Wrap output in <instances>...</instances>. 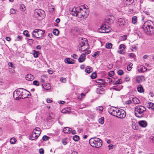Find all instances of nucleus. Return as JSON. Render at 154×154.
Here are the masks:
<instances>
[{
    "label": "nucleus",
    "mask_w": 154,
    "mask_h": 154,
    "mask_svg": "<svg viewBox=\"0 0 154 154\" xmlns=\"http://www.w3.org/2000/svg\"><path fill=\"white\" fill-rule=\"evenodd\" d=\"M70 14L80 18H86L88 14L87 10L85 8L82 9L79 7L73 8Z\"/></svg>",
    "instance_id": "1"
},
{
    "label": "nucleus",
    "mask_w": 154,
    "mask_h": 154,
    "mask_svg": "<svg viewBox=\"0 0 154 154\" xmlns=\"http://www.w3.org/2000/svg\"><path fill=\"white\" fill-rule=\"evenodd\" d=\"M142 29L147 35H152L154 34V24L151 21L149 20L145 22Z\"/></svg>",
    "instance_id": "2"
},
{
    "label": "nucleus",
    "mask_w": 154,
    "mask_h": 154,
    "mask_svg": "<svg viewBox=\"0 0 154 154\" xmlns=\"http://www.w3.org/2000/svg\"><path fill=\"white\" fill-rule=\"evenodd\" d=\"M146 110V108L143 106H136L135 107L134 115L137 117H143L144 115V112Z\"/></svg>",
    "instance_id": "3"
},
{
    "label": "nucleus",
    "mask_w": 154,
    "mask_h": 154,
    "mask_svg": "<svg viewBox=\"0 0 154 154\" xmlns=\"http://www.w3.org/2000/svg\"><path fill=\"white\" fill-rule=\"evenodd\" d=\"M90 145L94 147L99 148L102 145V141L98 138L93 137L91 138L89 140Z\"/></svg>",
    "instance_id": "4"
},
{
    "label": "nucleus",
    "mask_w": 154,
    "mask_h": 154,
    "mask_svg": "<svg viewBox=\"0 0 154 154\" xmlns=\"http://www.w3.org/2000/svg\"><path fill=\"white\" fill-rule=\"evenodd\" d=\"M44 30L40 29H35L32 32V35L33 37L38 38L41 39H43L42 36L45 33Z\"/></svg>",
    "instance_id": "5"
},
{
    "label": "nucleus",
    "mask_w": 154,
    "mask_h": 154,
    "mask_svg": "<svg viewBox=\"0 0 154 154\" xmlns=\"http://www.w3.org/2000/svg\"><path fill=\"white\" fill-rule=\"evenodd\" d=\"M41 133L40 128L36 127L32 131V135L30 137V139L32 140L37 139Z\"/></svg>",
    "instance_id": "6"
},
{
    "label": "nucleus",
    "mask_w": 154,
    "mask_h": 154,
    "mask_svg": "<svg viewBox=\"0 0 154 154\" xmlns=\"http://www.w3.org/2000/svg\"><path fill=\"white\" fill-rule=\"evenodd\" d=\"M21 88H19L15 91L13 93L14 98V99L19 100L21 99Z\"/></svg>",
    "instance_id": "7"
},
{
    "label": "nucleus",
    "mask_w": 154,
    "mask_h": 154,
    "mask_svg": "<svg viewBox=\"0 0 154 154\" xmlns=\"http://www.w3.org/2000/svg\"><path fill=\"white\" fill-rule=\"evenodd\" d=\"M35 14L37 18L40 17L43 18L45 16V12L42 10L40 9H36L34 11Z\"/></svg>",
    "instance_id": "8"
},
{
    "label": "nucleus",
    "mask_w": 154,
    "mask_h": 154,
    "mask_svg": "<svg viewBox=\"0 0 154 154\" xmlns=\"http://www.w3.org/2000/svg\"><path fill=\"white\" fill-rule=\"evenodd\" d=\"M119 109L116 107H112L108 109V112L111 115L116 116Z\"/></svg>",
    "instance_id": "9"
},
{
    "label": "nucleus",
    "mask_w": 154,
    "mask_h": 154,
    "mask_svg": "<svg viewBox=\"0 0 154 154\" xmlns=\"http://www.w3.org/2000/svg\"><path fill=\"white\" fill-rule=\"evenodd\" d=\"M110 30L106 26L105 24L102 25L99 29V32L101 33H107L110 32Z\"/></svg>",
    "instance_id": "10"
},
{
    "label": "nucleus",
    "mask_w": 154,
    "mask_h": 154,
    "mask_svg": "<svg viewBox=\"0 0 154 154\" xmlns=\"http://www.w3.org/2000/svg\"><path fill=\"white\" fill-rule=\"evenodd\" d=\"M118 114L116 117L120 119L124 118L126 116V113L124 110L121 109H119Z\"/></svg>",
    "instance_id": "11"
},
{
    "label": "nucleus",
    "mask_w": 154,
    "mask_h": 154,
    "mask_svg": "<svg viewBox=\"0 0 154 154\" xmlns=\"http://www.w3.org/2000/svg\"><path fill=\"white\" fill-rule=\"evenodd\" d=\"M21 92H22L21 93V99L26 98L30 94L29 92L23 88H21Z\"/></svg>",
    "instance_id": "12"
},
{
    "label": "nucleus",
    "mask_w": 154,
    "mask_h": 154,
    "mask_svg": "<svg viewBox=\"0 0 154 154\" xmlns=\"http://www.w3.org/2000/svg\"><path fill=\"white\" fill-rule=\"evenodd\" d=\"M145 79V77L143 75L137 76L136 77V81L139 83L144 81Z\"/></svg>",
    "instance_id": "13"
},
{
    "label": "nucleus",
    "mask_w": 154,
    "mask_h": 154,
    "mask_svg": "<svg viewBox=\"0 0 154 154\" xmlns=\"http://www.w3.org/2000/svg\"><path fill=\"white\" fill-rule=\"evenodd\" d=\"M138 124L140 126L142 127H146L147 125V122L145 121L142 120L138 122Z\"/></svg>",
    "instance_id": "14"
},
{
    "label": "nucleus",
    "mask_w": 154,
    "mask_h": 154,
    "mask_svg": "<svg viewBox=\"0 0 154 154\" xmlns=\"http://www.w3.org/2000/svg\"><path fill=\"white\" fill-rule=\"evenodd\" d=\"M25 79L28 81H31L34 79V77L31 74H28L26 75Z\"/></svg>",
    "instance_id": "15"
},
{
    "label": "nucleus",
    "mask_w": 154,
    "mask_h": 154,
    "mask_svg": "<svg viewBox=\"0 0 154 154\" xmlns=\"http://www.w3.org/2000/svg\"><path fill=\"white\" fill-rule=\"evenodd\" d=\"M71 111V108L70 107H68L63 109L62 110L61 112L64 114H69Z\"/></svg>",
    "instance_id": "16"
},
{
    "label": "nucleus",
    "mask_w": 154,
    "mask_h": 154,
    "mask_svg": "<svg viewBox=\"0 0 154 154\" xmlns=\"http://www.w3.org/2000/svg\"><path fill=\"white\" fill-rule=\"evenodd\" d=\"M87 41V39L86 38H84L83 39L82 38V41L80 42V46L82 47L86 45V44H88Z\"/></svg>",
    "instance_id": "17"
},
{
    "label": "nucleus",
    "mask_w": 154,
    "mask_h": 154,
    "mask_svg": "<svg viewBox=\"0 0 154 154\" xmlns=\"http://www.w3.org/2000/svg\"><path fill=\"white\" fill-rule=\"evenodd\" d=\"M42 86L43 88L45 90H50L51 88V86L49 83H46L45 84H42Z\"/></svg>",
    "instance_id": "18"
},
{
    "label": "nucleus",
    "mask_w": 154,
    "mask_h": 154,
    "mask_svg": "<svg viewBox=\"0 0 154 154\" xmlns=\"http://www.w3.org/2000/svg\"><path fill=\"white\" fill-rule=\"evenodd\" d=\"M74 61V60L70 58H66L64 60L65 62L69 64H74V63L73 62Z\"/></svg>",
    "instance_id": "19"
},
{
    "label": "nucleus",
    "mask_w": 154,
    "mask_h": 154,
    "mask_svg": "<svg viewBox=\"0 0 154 154\" xmlns=\"http://www.w3.org/2000/svg\"><path fill=\"white\" fill-rule=\"evenodd\" d=\"M85 58V56L84 54H82L80 56L78 60L79 62L81 63L84 61Z\"/></svg>",
    "instance_id": "20"
},
{
    "label": "nucleus",
    "mask_w": 154,
    "mask_h": 154,
    "mask_svg": "<svg viewBox=\"0 0 154 154\" xmlns=\"http://www.w3.org/2000/svg\"><path fill=\"white\" fill-rule=\"evenodd\" d=\"M123 86L122 85H117L115 86H113L112 88L116 91H120L122 89Z\"/></svg>",
    "instance_id": "21"
},
{
    "label": "nucleus",
    "mask_w": 154,
    "mask_h": 154,
    "mask_svg": "<svg viewBox=\"0 0 154 154\" xmlns=\"http://www.w3.org/2000/svg\"><path fill=\"white\" fill-rule=\"evenodd\" d=\"M89 47L88 44H87L85 45H84V46H82L80 48L79 47V49L80 50H81L82 51H86V50L88 48V47Z\"/></svg>",
    "instance_id": "22"
},
{
    "label": "nucleus",
    "mask_w": 154,
    "mask_h": 154,
    "mask_svg": "<svg viewBox=\"0 0 154 154\" xmlns=\"http://www.w3.org/2000/svg\"><path fill=\"white\" fill-rule=\"evenodd\" d=\"M71 131V129L68 127H65L63 129V132L65 133L69 134Z\"/></svg>",
    "instance_id": "23"
},
{
    "label": "nucleus",
    "mask_w": 154,
    "mask_h": 154,
    "mask_svg": "<svg viewBox=\"0 0 154 154\" xmlns=\"http://www.w3.org/2000/svg\"><path fill=\"white\" fill-rule=\"evenodd\" d=\"M147 106L149 109H151L154 111V104L153 103L149 102L147 105Z\"/></svg>",
    "instance_id": "24"
},
{
    "label": "nucleus",
    "mask_w": 154,
    "mask_h": 154,
    "mask_svg": "<svg viewBox=\"0 0 154 154\" xmlns=\"http://www.w3.org/2000/svg\"><path fill=\"white\" fill-rule=\"evenodd\" d=\"M32 54L34 57L35 58H36L38 57V55L40 54V53L39 51L33 50Z\"/></svg>",
    "instance_id": "25"
},
{
    "label": "nucleus",
    "mask_w": 154,
    "mask_h": 154,
    "mask_svg": "<svg viewBox=\"0 0 154 154\" xmlns=\"http://www.w3.org/2000/svg\"><path fill=\"white\" fill-rule=\"evenodd\" d=\"M97 92L98 94H102L104 93V90L103 88H97Z\"/></svg>",
    "instance_id": "26"
},
{
    "label": "nucleus",
    "mask_w": 154,
    "mask_h": 154,
    "mask_svg": "<svg viewBox=\"0 0 154 154\" xmlns=\"http://www.w3.org/2000/svg\"><path fill=\"white\" fill-rule=\"evenodd\" d=\"M137 90L138 91L142 93L143 91V89L142 86L141 85H139L137 87Z\"/></svg>",
    "instance_id": "27"
},
{
    "label": "nucleus",
    "mask_w": 154,
    "mask_h": 154,
    "mask_svg": "<svg viewBox=\"0 0 154 154\" xmlns=\"http://www.w3.org/2000/svg\"><path fill=\"white\" fill-rule=\"evenodd\" d=\"M96 109L99 113H101L103 110V108L102 106H99L96 108Z\"/></svg>",
    "instance_id": "28"
},
{
    "label": "nucleus",
    "mask_w": 154,
    "mask_h": 154,
    "mask_svg": "<svg viewBox=\"0 0 154 154\" xmlns=\"http://www.w3.org/2000/svg\"><path fill=\"white\" fill-rule=\"evenodd\" d=\"M92 71V67L90 66H88L87 68L85 70V72L88 73H90Z\"/></svg>",
    "instance_id": "29"
},
{
    "label": "nucleus",
    "mask_w": 154,
    "mask_h": 154,
    "mask_svg": "<svg viewBox=\"0 0 154 154\" xmlns=\"http://www.w3.org/2000/svg\"><path fill=\"white\" fill-rule=\"evenodd\" d=\"M132 100L134 104L139 103H140V101L136 97L133 98Z\"/></svg>",
    "instance_id": "30"
},
{
    "label": "nucleus",
    "mask_w": 154,
    "mask_h": 154,
    "mask_svg": "<svg viewBox=\"0 0 154 154\" xmlns=\"http://www.w3.org/2000/svg\"><path fill=\"white\" fill-rule=\"evenodd\" d=\"M134 0H125V2L127 5H130L133 2Z\"/></svg>",
    "instance_id": "31"
},
{
    "label": "nucleus",
    "mask_w": 154,
    "mask_h": 154,
    "mask_svg": "<svg viewBox=\"0 0 154 154\" xmlns=\"http://www.w3.org/2000/svg\"><path fill=\"white\" fill-rule=\"evenodd\" d=\"M105 46L107 48L110 49L112 48V44L111 43H107L106 44Z\"/></svg>",
    "instance_id": "32"
},
{
    "label": "nucleus",
    "mask_w": 154,
    "mask_h": 154,
    "mask_svg": "<svg viewBox=\"0 0 154 154\" xmlns=\"http://www.w3.org/2000/svg\"><path fill=\"white\" fill-rule=\"evenodd\" d=\"M53 33L54 35H57L59 34V31L57 29H55L53 30Z\"/></svg>",
    "instance_id": "33"
},
{
    "label": "nucleus",
    "mask_w": 154,
    "mask_h": 154,
    "mask_svg": "<svg viewBox=\"0 0 154 154\" xmlns=\"http://www.w3.org/2000/svg\"><path fill=\"white\" fill-rule=\"evenodd\" d=\"M137 17L136 16H134L132 18V21L134 24L137 23Z\"/></svg>",
    "instance_id": "34"
},
{
    "label": "nucleus",
    "mask_w": 154,
    "mask_h": 154,
    "mask_svg": "<svg viewBox=\"0 0 154 154\" xmlns=\"http://www.w3.org/2000/svg\"><path fill=\"white\" fill-rule=\"evenodd\" d=\"M106 22L109 24H111L113 23V21L110 18H108L106 20Z\"/></svg>",
    "instance_id": "35"
},
{
    "label": "nucleus",
    "mask_w": 154,
    "mask_h": 154,
    "mask_svg": "<svg viewBox=\"0 0 154 154\" xmlns=\"http://www.w3.org/2000/svg\"><path fill=\"white\" fill-rule=\"evenodd\" d=\"M16 139L14 138H12L10 139V142L12 144H14L16 142Z\"/></svg>",
    "instance_id": "36"
},
{
    "label": "nucleus",
    "mask_w": 154,
    "mask_h": 154,
    "mask_svg": "<svg viewBox=\"0 0 154 154\" xmlns=\"http://www.w3.org/2000/svg\"><path fill=\"white\" fill-rule=\"evenodd\" d=\"M73 139L75 141H78L79 139V137L78 135H75L73 137Z\"/></svg>",
    "instance_id": "37"
},
{
    "label": "nucleus",
    "mask_w": 154,
    "mask_h": 154,
    "mask_svg": "<svg viewBox=\"0 0 154 154\" xmlns=\"http://www.w3.org/2000/svg\"><path fill=\"white\" fill-rule=\"evenodd\" d=\"M133 65V64L132 63H130L129 65H128L127 67V69L128 71H130L132 68V66Z\"/></svg>",
    "instance_id": "38"
},
{
    "label": "nucleus",
    "mask_w": 154,
    "mask_h": 154,
    "mask_svg": "<svg viewBox=\"0 0 154 154\" xmlns=\"http://www.w3.org/2000/svg\"><path fill=\"white\" fill-rule=\"evenodd\" d=\"M49 138V137L46 135H44L42 137V140L44 141H46L48 140Z\"/></svg>",
    "instance_id": "39"
},
{
    "label": "nucleus",
    "mask_w": 154,
    "mask_h": 154,
    "mask_svg": "<svg viewBox=\"0 0 154 154\" xmlns=\"http://www.w3.org/2000/svg\"><path fill=\"white\" fill-rule=\"evenodd\" d=\"M122 80L121 79H119L116 81H115L114 82V84H120L122 83Z\"/></svg>",
    "instance_id": "40"
},
{
    "label": "nucleus",
    "mask_w": 154,
    "mask_h": 154,
    "mask_svg": "<svg viewBox=\"0 0 154 154\" xmlns=\"http://www.w3.org/2000/svg\"><path fill=\"white\" fill-rule=\"evenodd\" d=\"M97 76L96 73L95 72H94L91 74V77L92 79H94Z\"/></svg>",
    "instance_id": "41"
},
{
    "label": "nucleus",
    "mask_w": 154,
    "mask_h": 154,
    "mask_svg": "<svg viewBox=\"0 0 154 154\" xmlns=\"http://www.w3.org/2000/svg\"><path fill=\"white\" fill-rule=\"evenodd\" d=\"M23 34L27 37H29L30 36L28 34V32L27 30L24 31L23 32Z\"/></svg>",
    "instance_id": "42"
},
{
    "label": "nucleus",
    "mask_w": 154,
    "mask_h": 154,
    "mask_svg": "<svg viewBox=\"0 0 154 154\" xmlns=\"http://www.w3.org/2000/svg\"><path fill=\"white\" fill-rule=\"evenodd\" d=\"M117 73L119 75H121L124 74V72L122 70L120 69L118 71Z\"/></svg>",
    "instance_id": "43"
},
{
    "label": "nucleus",
    "mask_w": 154,
    "mask_h": 154,
    "mask_svg": "<svg viewBox=\"0 0 154 154\" xmlns=\"http://www.w3.org/2000/svg\"><path fill=\"white\" fill-rule=\"evenodd\" d=\"M33 84L34 85L36 86H39V83L38 81L35 80L33 81Z\"/></svg>",
    "instance_id": "44"
},
{
    "label": "nucleus",
    "mask_w": 154,
    "mask_h": 154,
    "mask_svg": "<svg viewBox=\"0 0 154 154\" xmlns=\"http://www.w3.org/2000/svg\"><path fill=\"white\" fill-rule=\"evenodd\" d=\"M128 56L129 57L131 58H134L135 55L132 53H129L128 54Z\"/></svg>",
    "instance_id": "45"
},
{
    "label": "nucleus",
    "mask_w": 154,
    "mask_h": 154,
    "mask_svg": "<svg viewBox=\"0 0 154 154\" xmlns=\"http://www.w3.org/2000/svg\"><path fill=\"white\" fill-rule=\"evenodd\" d=\"M141 66L142 65H140V67H138V70L140 72H144L143 68L141 67Z\"/></svg>",
    "instance_id": "46"
},
{
    "label": "nucleus",
    "mask_w": 154,
    "mask_h": 154,
    "mask_svg": "<svg viewBox=\"0 0 154 154\" xmlns=\"http://www.w3.org/2000/svg\"><path fill=\"white\" fill-rule=\"evenodd\" d=\"M10 13L12 14H14L16 12V11L14 9L11 8L10 10Z\"/></svg>",
    "instance_id": "47"
},
{
    "label": "nucleus",
    "mask_w": 154,
    "mask_h": 154,
    "mask_svg": "<svg viewBox=\"0 0 154 154\" xmlns=\"http://www.w3.org/2000/svg\"><path fill=\"white\" fill-rule=\"evenodd\" d=\"M99 122L101 124H103L104 123V120L103 118H101L99 119Z\"/></svg>",
    "instance_id": "48"
},
{
    "label": "nucleus",
    "mask_w": 154,
    "mask_h": 154,
    "mask_svg": "<svg viewBox=\"0 0 154 154\" xmlns=\"http://www.w3.org/2000/svg\"><path fill=\"white\" fill-rule=\"evenodd\" d=\"M125 46L124 45H123V44H121L120 45V46L119 47V49L123 50L125 49Z\"/></svg>",
    "instance_id": "49"
},
{
    "label": "nucleus",
    "mask_w": 154,
    "mask_h": 154,
    "mask_svg": "<svg viewBox=\"0 0 154 154\" xmlns=\"http://www.w3.org/2000/svg\"><path fill=\"white\" fill-rule=\"evenodd\" d=\"M8 65L9 66L11 67L12 68H15V66H13V63L11 62H9L8 63Z\"/></svg>",
    "instance_id": "50"
},
{
    "label": "nucleus",
    "mask_w": 154,
    "mask_h": 154,
    "mask_svg": "<svg viewBox=\"0 0 154 154\" xmlns=\"http://www.w3.org/2000/svg\"><path fill=\"white\" fill-rule=\"evenodd\" d=\"M85 52L83 53L82 54H84V55L85 56L86 55L88 54H89L91 53V51L89 50V51H85Z\"/></svg>",
    "instance_id": "51"
},
{
    "label": "nucleus",
    "mask_w": 154,
    "mask_h": 154,
    "mask_svg": "<svg viewBox=\"0 0 154 154\" xmlns=\"http://www.w3.org/2000/svg\"><path fill=\"white\" fill-rule=\"evenodd\" d=\"M60 81L62 82L65 83L66 82V80L65 78L62 77L60 78Z\"/></svg>",
    "instance_id": "52"
},
{
    "label": "nucleus",
    "mask_w": 154,
    "mask_h": 154,
    "mask_svg": "<svg viewBox=\"0 0 154 154\" xmlns=\"http://www.w3.org/2000/svg\"><path fill=\"white\" fill-rule=\"evenodd\" d=\"M132 103V101L131 100H128L125 101V103L126 104L129 105Z\"/></svg>",
    "instance_id": "53"
},
{
    "label": "nucleus",
    "mask_w": 154,
    "mask_h": 154,
    "mask_svg": "<svg viewBox=\"0 0 154 154\" xmlns=\"http://www.w3.org/2000/svg\"><path fill=\"white\" fill-rule=\"evenodd\" d=\"M114 73V72L113 71H112L109 72V75L110 77H112Z\"/></svg>",
    "instance_id": "54"
},
{
    "label": "nucleus",
    "mask_w": 154,
    "mask_h": 154,
    "mask_svg": "<svg viewBox=\"0 0 154 154\" xmlns=\"http://www.w3.org/2000/svg\"><path fill=\"white\" fill-rule=\"evenodd\" d=\"M99 53L100 52L98 51L94 53V54L92 55V56L93 57H95L96 56L99 54Z\"/></svg>",
    "instance_id": "55"
},
{
    "label": "nucleus",
    "mask_w": 154,
    "mask_h": 154,
    "mask_svg": "<svg viewBox=\"0 0 154 154\" xmlns=\"http://www.w3.org/2000/svg\"><path fill=\"white\" fill-rule=\"evenodd\" d=\"M39 152L40 154H44V150L42 149H39Z\"/></svg>",
    "instance_id": "56"
},
{
    "label": "nucleus",
    "mask_w": 154,
    "mask_h": 154,
    "mask_svg": "<svg viewBox=\"0 0 154 154\" xmlns=\"http://www.w3.org/2000/svg\"><path fill=\"white\" fill-rule=\"evenodd\" d=\"M127 38V36L126 35H124L122 36V39L123 40H125Z\"/></svg>",
    "instance_id": "57"
},
{
    "label": "nucleus",
    "mask_w": 154,
    "mask_h": 154,
    "mask_svg": "<svg viewBox=\"0 0 154 154\" xmlns=\"http://www.w3.org/2000/svg\"><path fill=\"white\" fill-rule=\"evenodd\" d=\"M22 36L21 35H18L17 38L18 39L17 40L18 41H21L22 39Z\"/></svg>",
    "instance_id": "58"
},
{
    "label": "nucleus",
    "mask_w": 154,
    "mask_h": 154,
    "mask_svg": "<svg viewBox=\"0 0 154 154\" xmlns=\"http://www.w3.org/2000/svg\"><path fill=\"white\" fill-rule=\"evenodd\" d=\"M62 143L64 145H66L67 144V143L66 141L65 140H63L62 141Z\"/></svg>",
    "instance_id": "59"
},
{
    "label": "nucleus",
    "mask_w": 154,
    "mask_h": 154,
    "mask_svg": "<svg viewBox=\"0 0 154 154\" xmlns=\"http://www.w3.org/2000/svg\"><path fill=\"white\" fill-rule=\"evenodd\" d=\"M130 80V79L128 76H127L125 78V80L126 81H129Z\"/></svg>",
    "instance_id": "60"
},
{
    "label": "nucleus",
    "mask_w": 154,
    "mask_h": 154,
    "mask_svg": "<svg viewBox=\"0 0 154 154\" xmlns=\"http://www.w3.org/2000/svg\"><path fill=\"white\" fill-rule=\"evenodd\" d=\"M9 72H11L12 73H14L15 72L14 70H12L11 69H9Z\"/></svg>",
    "instance_id": "61"
},
{
    "label": "nucleus",
    "mask_w": 154,
    "mask_h": 154,
    "mask_svg": "<svg viewBox=\"0 0 154 154\" xmlns=\"http://www.w3.org/2000/svg\"><path fill=\"white\" fill-rule=\"evenodd\" d=\"M77 57H78V56H77L75 54H73L72 55V57L74 58V59H76L77 58Z\"/></svg>",
    "instance_id": "62"
},
{
    "label": "nucleus",
    "mask_w": 154,
    "mask_h": 154,
    "mask_svg": "<svg viewBox=\"0 0 154 154\" xmlns=\"http://www.w3.org/2000/svg\"><path fill=\"white\" fill-rule=\"evenodd\" d=\"M141 67L143 68V72H145L147 70V69L145 67L143 66H141Z\"/></svg>",
    "instance_id": "63"
},
{
    "label": "nucleus",
    "mask_w": 154,
    "mask_h": 154,
    "mask_svg": "<svg viewBox=\"0 0 154 154\" xmlns=\"http://www.w3.org/2000/svg\"><path fill=\"white\" fill-rule=\"evenodd\" d=\"M60 18H57L55 20L56 22L57 23H59L60 22Z\"/></svg>",
    "instance_id": "64"
}]
</instances>
